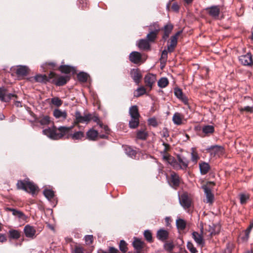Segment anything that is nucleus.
<instances>
[{"mask_svg": "<svg viewBox=\"0 0 253 253\" xmlns=\"http://www.w3.org/2000/svg\"><path fill=\"white\" fill-rule=\"evenodd\" d=\"M73 126H60L57 129L53 126L43 130V133L51 139L57 140L63 137L67 138H71L73 140H80L84 136V133L82 131L71 133V131Z\"/></svg>", "mask_w": 253, "mask_h": 253, "instance_id": "nucleus-1", "label": "nucleus"}, {"mask_svg": "<svg viewBox=\"0 0 253 253\" xmlns=\"http://www.w3.org/2000/svg\"><path fill=\"white\" fill-rule=\"evenodd\" d=\"M18 189L23 190L34 195L38 191V187L34 183L29 180H19L17 183Z\"/></svg>", "mask_w": 253, "mask_h": 253, "instance_id": "nucleus-2", "label": "nucleus"}, {"mask_svg": "<svg viewBox=\"0 0 253 253\" xmlns=\"http://www.w3.org/2000/svg\"><path fill=\"white\" fill-rule=\"evenodd\" d=\"M214 185V184L213 182H209L207 183V185L202 186V188L204 191L206 197L205 202H206L207 203H209L211 204L213 202L214 195L212 193L210 187L213 186Z\"/></svg>", "mask_w": 253, "mask_h": 253, "instance_id": "nucleus-3", "label": "nucleus"}, {"mask_svg": "<svg viewBox=\"0 0 253 253\" xmlns=\"http://www.w3.org/2000/svg\"><path fill=\"white\" fill-rule=\"evenodd\" d=\"M48 78L50 79H53L52 82L58 86L63 85L69 80V78L68 76H60L57 78L56 75L54 72L50 73Z\"/></svg>", "mask_w": 253, "mask_h": 253, "instance_id": "nucleus-4", "label": "nucleus"}, {"mask_svg": "<svg viewBox=\"0 0 253 253\" xmlns=\"http://www.w3.org/2000/svg\"><path fill=\"white\" fill-rule=\"evenodd\" d=\"M75 124L79 123H85L87 124L90 120H91V115L90 114H85L82 116L81 113L77 111L75 112Z\"/></svg>", "mask_w": 253, "mask_h": 253, "instance_id": "nucleus-5", "label": "nucleus"}, {"mask_svg": "<svg viewBox=\"0 0 253 253\" xmlns=\"http://www.w3.org/2000/svg\"><path fill=\"white\" fill-rule=\"evenodd\" d=\"M179 201L181 206L184 209H187L191 206V200L189 197L188 194L186 192H184L180 196H179Z\"/></svg>", "mask_w": 253, "mask_h": 253, "instance_id": "nucleus-6", "label": "nucleus"}, {"mask_svg": "<svg viewBox=\"0 0 253 253\" xmlns=\"http://www.w3.org/2000/svg\"><path fill=\"white\" fill-rule=\"evenodd\" d=\"M12 97H17L14 94L8 93L4 87H0V100L3 102H8Z\"/></svg>", "mask_w": 253, "mask_h": 253, "instance_id": "nucleus-7", "label": "nucleus"}, {"mask_svg": "<svg viewBox=\"0 0 253 253\" xmlns=\"http://www.w3.org/2000/svg\"><path fill=\"white\" fill-rule=\"evenodd\" d=\"M205 10L212 18L217 19L218 17L220 9L219 5H213L207 7Z\"/></svg>", "mask_w": 253, "mask_h": 253, "instance_id": "nucleus-8", "label": "nucleus"}, {"mask_svg": "<svg viewBox=\"0 0 253 253\" xmlns=\"http://www.w3.org/2000/svg\"><path fill=\"white\" fill-rule=\"evenodd\" d=\"M239 60L244 66H251L253 64L252 56L250 53L239 56Z\"/></svg>", "mask_w": 253, "mask_h": 253, "instance_id": "nucleus-9", "label": "nucleus"}, {"mask_svg": "<svg viewBox=\"0 0 253 253\" xmlns=\"http://www.w3.org/2000/svg\"><path fill=\"white\" fill-rule=\"evenodd\" d=\"M207 151L213 156H219L223 153V147L218 145L211 146L207 149Z\"/></svg>", "mask_w": 253, "mask_h": 253, "instance_id": "nucleus-10", "label": "nucleus"}, {"mask_svg": "<svg viewBox=\"0 0 253 253\" xmlns=\"http://www.w3.org/2000/svg\"><path fill=\"white\" fill-rule=\"evenodd\" d=\"M181 31H178L175 35L172 36L170 39V43L168 46V50L169 52H172L177 42V37L181 33Z\"/></svg>", "mask_w": 253, "mask_h": 253, "instance_id": "nucleus-11", "label": "nucleus"}, {"mask_svg": "<svg viewBox=\"0 0 253 253\" xmlns=\"http://www.w3.org/2000/svg\"><path fill=\"white\" fill-rule=\"evenodd\" d=\"M156 81V77L153 74H148L146 75L144 78V82L146 85L150 87L151 89L153 84Z\"/></svg>", "mask_w": 253, "mask_h": 253, "instance_id": "nucleus-12", "label": "nucleus"}, {"mask_svg": "<svg viewBox=\"0 0 253 253\" xmlns=\"http://www.w3.org/2000/svg\"><path fill=\"white\" fill-rule=\"evenodd\" d=\"M130 75L134 82L138 84L142 78V75L138 69H133L130 71Z\"/></svg>", "mask_w": 253, "mask_h": 253, "instance_id": "nucleus-13", "label": "nucleus"}, {"mask_svg": "<svg viewBox=\"0 0 253 253\" xmlns=\"http://www.w3.org/2000/svg\"><path fill=\"white\" fill-rule=\"evenodd\" d=\"M180 178L179 175L175 173L172 172L170 175V179L169 183L173 187H177L180 183Z\"/></svg>", "mask_w": 253, "mask_h": 253, "instance_id": "nucleus-14", "label": "nucleus"}, {"mask_svg": "<svg viewBox=\"0 0 253 253\" xmlns=\"http://www.w3.org/2000/svg\"><path fill=\"white\" fill-rule=\"evenodd\" d=\"M178 160L180 165H178L176 162L174 163L173 167L175 169H185L187 167L188 165V161L187 160L180 156H178Z\"/></svg>", "mask_w": 253, "mask_h": 253, "instance_id": "nucleus-15", "label": "nucleus"}, {"mask_svg": "<svg viewBox=\"0 0 253 253\" xmlns=\"http://www.w3.org/2000/svg\"><path fill=\"white\" fill-rule=\"evenodd\" d=\"M25 234L27 237L33 238L36 234V230L33 227L29 225H27L24 229Z\"/></svg>", "mask_w": 253, "mask_h": 253, "instance_id": "nucleus-16", "label": "nucleus"}, {"mask_svg": "<svg viewBox=\"0 0 253 253\" xmlns=\"http://www.w3.org/2000/svg\"><path fill=\"white\" fill-rule=\"evenodd\" d=\"M130 61L135 64L138 63L141 60V54L137 51H133L129 54Z\"/></svg>", "mask_w": 253, "mask_h": 253, "instance_id": "nucleus-17", "label": "nucleus"}, {"mask_svg": "<svg viewBox=\"0 0 253 253\" xmlns=\"http://www.w3.org/2000/svg\"><path fill=\"white\" fill-rule=\"evenodd\" d=\"M154 26H156L157 28L154 31H151L147 35V38L149 42H153L156 39L157 35L160 31V27L157 23H155Z\"/></svg>", "mask_w": 253, "mask_h": 253, "instance_id": "nucleus-18", "label": "nucleus"}, {"mask_svg": "<svg viewBox=\"0 0 253 253\" xmlns=\"http://www.w3.org/2000/svg\"><path fill=\"white\" fill-rule=\"evenodd\" d=\"M169 236V233L167 230L161 229L157 231V237L161 241H165L167 239Z\"/></svg>", "mask_w": 253, "mask_h": 253, "instance_id": "nucleus-19", "label": "nucleus"}, {"mask_svg": "<svg viewBox=\"0 0 253 253\" xmlns=\"http://www.w3.org/2000/svg\"><path fill=\"white\" fill-rule=\"evenodd\" d=\"M53 114L56 119H65L67 116V112L65 111H62L58 109H55Z\"/></svg>", "mask_w": 253, "mask_h": 253, "instance_id": "nucleus-20", "label": "nucleus"}, {"mask_svg": "<svg viewBox=\"0 0 253 253\" xmlns=\"http://www.w3.org/2000/svg\"><path fill=\"white\" fill-rule=\"evenodd\" d=\"M174 94L179 99L181 100L185 104L187 103L188 99L187 97L183 95L182 90L178 88H176L174 89Z\"/></svg>", "mask_w": 253, "mask_h": 253, "instance_id": "nucleus-21", "label": "nucleus"}, {"mask_svg": "<svg viewBox=\"0 0 253 253\" xmlns=\"http://www.w3.org/2000/svg\"><path fill=\"white\" fill-rule=\"evenodd\" d=\"M219 228L218 225L212 224V225H209L206 229L210 232L211 235H213L219 232Z\"/></svg>", "mask_w": 253, "mask_h": 253, "instance_id": "nucleus-22", "label": "nucleus"}, {"mask_svg": "<svg viewBox=\"0 0 253 253\" xmlns=\"http://www.w3.org/2000/svg\"><path fill=\"white\" fill-rule=\"evenodd\" d=\"M28 72V68L26 66H18L16 73L19 76H25Z\"/></svg>", "mask_w": 253, "mask_h": 253, "instance_id": "nucleus-23", "label": "nucleus"}, {"mask_svg": "<svg viewBox=\"0 0 253 253\" xmlns=\"http://www.w3.org/2000/svg\"><path fill=\"white\" fill-rule=\"evenodd\" d=\"M137 45L140 49L146 50L150 48V44L145 39H141L139 40Z\"/></svg>", "mask_w": 253, "mask_h": 253, "instance_id": "nucleus-24", "label": "nucleus"}, {"mask_svg": "<svg viewBox=\"0 0 253 253\" xmlns=\"http://www.w3.org/2000/svg\"><path fill=\"white\" fill-rule=\"evenodd\" d=\"M200 172L202 174H206L209 171L210 167L208 163L202 162L199 164Z\"/></svg>", "mask_w": 253, "mask_h": 253, "instance_id": "nucleus-25", "label": "nucleus"}, {"mask_svg": "<svg viewBox=\"0 0 253 253\" xmlns=\"http://www.w3.org/2000/svg\"><path fill=\"white\" fill-rule=\"evenodd\" d=\"M192 237L197 244L202 245L204 244L203 239L201 235L197 232L192 233Z\"/></svg>", "mask_w": 253, "mask_h": 253, "instance_id": "nucleus-26", "label": "nucleus"}, {"mask_svg": "<svg viewBox=\"0 0 253 253\" xmlns=\"http://www.w3.org/2000/svg\"><path fill=\"white\" fill-rule=\"evenodd\" d=\"M129 113L131 118H139L138 108L136 105L132 106L129 108Z\"/></svg>", "mask_w": 253, "mask_h": 253, "instance_id": "nucleus-27", "label": "nucleus"}, {"mask_svg": "<svg viewBox=\"0 0 253 253\" xmlns=\"http://www.w3.org/2000/svg\"><path fill=\"white\" fill-rule=\"evenodd\" d=\"M172 29L173 26L170 24H168L164 27V35L163 36L164 39L166 40L169 37Z\"/></svg>", "mask_w": 253, "mask_h": 253, "instance_id": "nucleus-28", "label": "nucleus"}, {"mask_svg": "<svg viewBox=\"0 0 253 253\" xmlns=\"http://www.w3.org/2000/svg\"><path fill=\"white\" fill-rule=\"evenodd\" d=\"M183 116L179 113H175L172 117V121L174 124L179 125L182 124Z\"/></svg>", "mask_w": 253, "mask_h": 253, "instance_id": "nucleus-29", "label": "nucleus"}, {"mask_svg": "<svg viewBox=\"0 0 253 253\" xmlns=\"http://www.w3.org/2000/svg\"><path fill=\"white\" fill-rule=\"evenodd\" d=\"M86 136L88 139L95 140L98 136V132L96 130L91 129L86 132Z\"/></svg>", "mask_w": 253, "mask_h": 253, "instance_id": "nucleus-30", "label": "nucleus"}, {"mask_svg": "<svg viewBox=\"0 0 253 253\" xmlns=\"http://www.w3.org/2000/svg\"><path fill=\"white\" fill-rule=\"evenodd\" d=\"M133 246L136 250L140 251L143 248V242L139 239L135 238L133 242Z\"/></svg>", "mask_w": 253, "mask_h": 253, "instance_id": "nucleus-31", "label": "nucleus"}, {"mask_svg": "<svg viewBox=\"0 0 253 253\" xmlns=\"http://www.w3.org/2000/svg\"><path fill=\"white\" fill-rule=\"evenodd\" d=\"M148 135L147 132L144 129H140L137 131L136 137L138 139L145 140Z\"/></svg>", "mask_w": 253, "mask_h": 253, "instance_id": "nucleus-32", "label": "nucleus"}, {"mask_svg": "<svg viewBox=\"0 0 253 253\" xmlns=\"http://www.w3.org/2000/svg\"><path fill=\"white\" fill-rule=\"evenodd\" d=\"M60 70L61 72L66 74L70 73L71 72L74 71V68L68 65H61Z\"/></svg>", "mask_w": 253, "mask_h": 253, "instance_id": "nucleus-33", "label": "nucleus"}, {"mask_svg": "<svg viewBox=\"0 0 253 253\" xmlns=\"http://www.w3.org/2000/svg\"><path fill=\"white\" fill-rule=\"evenodd\" d=\"M177 228L179 230H184L186 227V222L184 220L178 218L176 221Z\"/></svg>", "mask_w": 253, "mask_h": 253, "instance_id": "nucleus-34", "label": "nucleus"}, {"mask_svg": "<svg viewBox=\"0 0 253 253\" xmlns=\"http://www.w3.org/2000/svg\"><path fill=\"white\" fill-rule=\"evenodd\" d=\"M169 84V81L167 78H161L158 82V85L161 88L166 87Z\"/></svg>", "mask_w": 253, "mask_h": 253, "instance_id": "nucleus-35", "label": "nucleus"}, {"mask_svg": "<svg viewBox=\"0 0 253 253\" xmlns=\"http://www.w3.org/2000/svg\"><path fill=\"white\" fill-rule=\"evenodd\" d=\"M139 125V118H131L129 122V127L131 128H136Z\"/></svg>", "mask_w": 253, "mask_h": 253, "instance_id": "nucleus-36", "label": "nucleus"}, {"mask_svg": "<svg viewBox=\"0 0 253 253\" xmlns=\"http://www.w3.org/2000/svg\"><path fill=\"white\" fill-rule=\"evenodd\" d=\"M146 93V89L143 86H140L136 89L134 93L135 97H139Z\"/></svg>", "mask_w": 253, "mask_h": 253, "instance_id": "nucleus-37", "label": "nucleus"}, {"mask_svg": "<svg viewBox=\"0 0 253 253\" xmlns=\"http://www.w3.org/2000/svg\"><path fill=\"white\" fill-rule=\"evenodd\" d=\"M9 237L11 239H17L20 238V234L18 230H10L9 231Z\"/></svg>", "mask_w": 253, "mask_h": 253, "instance_id": "nucleus-38", "label": "nucleus"}, {"mask_svg": "<svg viewBox=\"0 0 253 253\" xmlns=\"http://www.w3.org/2000/svg\"><path fill=\"white\" fill-rule=\"evenodd\" d=\"M202 131L206 135L212 133L214 131V127L210 125L205 126L203 127Z\"/></svg>", "mask_w": 253, "mask_h": 253, "instance_id": "nucleus-39", "label": "nucleus"}, {"mask_svg": "<svg viewBox=\"0 0 253 253\" xmlns=\"http://www.w3.org/2000/svg\"><path fill=\"white\" fill-rule=\"evenodd\" d=\"M78 80L82 82H85L88 77L87 73L84 72H80L78 74Z\"/></svg>", "mask_w": 253, "mask_h": 253, "instance_id": "nucleus-40", "label": "nucleus"}, {"mask_svg": "<svg viewBox=\"0 0 253 253\" xmlns=\"http://www.w3.org/2000/svg\"><path fill=\"white\" fill-rule=\"evenodd\" d=\"M91 120H92L94 122H96L101 127H104V130L105 131H107L109 130L108 126H104L103 124L100 121L99 118L97 116H91Z\"/></svg>", "mask_w": 253, "mask_h": 253, "instance_id": "nucleus-41", "label": "nucleus"}, {"mask_svg": "<svg viewBox=\"0 0 253 253\" xmlns=\"http://www.w3.org/2000/svg\"><path fill=\"white\" fill-rule=\"evenodd\" d=\"M44 196L48 200H51L54 196V192L52 190L45 189L43 192Z\"/></svg>", "mask_w": 253, "mask_h": 253, "instance_id": "nucleus-42", "label": "nucleus"}, {"mask_svg": "<svg viewBox=\"0 0 253 253\" xmlns=\"http://www.w3.org/2000/svg\"><path fill=\"white\" fill-rule=\"evenodd\" d=\"M35 79L38 82H45L47 81V77L45 75H38L35 77Z\"/></svg>", "mask_w": 253, "mask_h": 253, "instance_id": "nucleus-43", "label": "nucleus"}, {"mask_svg": "<svg viewBox=\"0 0 253 253\" xmlns=\"http://www.w3.org/2000/svg\"><path fill=\"white\" fill-rule=\"evenodd\" d=\"M6 209L8 211H11L12 212V214L14 215L17 216L19 218H22L23 216L24 215L23 213L21 212L20 211L10 208H7Z\"/></svg>", "mask_w": 253, "mask_h": 253, "instance_id": "nucleus-44", "label": "nucleus"}, {"mask_svg": "<svg viewBox=\"0 0 253 253\" xmlns=\"http://www.w3.org/2000/svg\"><path fill=\"white\" fill-rule=\"evenodd\" d=\"M51 102L52 104L57 107L60 106L62 104V101L58 97H53L51 98Z\"/></svg>", "mask_w": 253, "mask_h": 253, "instance_id": "nucleus-45", "label": "nucleus"}, {"mask_svg": "<svg viewBox=\"0 0 253 253\" xmlns=\"http://www.w3.org/2000/svg\"><path fill=\"white\" fill-rule=\"evenodd\" d=\"M72 253H84V250L82 247L80 245H75L74 248L72 249Z\"/></svg>", "mask_w": 253, "mask_h": 253, "instance_id": "nucleus-46", "label": "nucleus"}, {"mask_svg": "<svg viewBox=\"0 0 253 253\" xmlns=\"http://www.w3.org/2000/svg\"><path fill=\"white\" fill-rule=\"evenodd\" d=\"M39 122L42 125H48L50 122V118L48 116H44L40 120Z\"/></svg>", "mask_w": 253, "mask_h": 253, "instance_id": "nucleus-47", "label": "nucleus"}, {"mask_svg": "<svg viewBox=\"0 0 253 253\" xmlns=\"http://www.w3.org/2000/svg\"><path fill=\"white\" fill-rule=\"evenodd\" d=\"M126 153L127 155L129 156L130 157L132 158L133 156L135 155V151L133 150H132L130 147H126L125 149Z\"/></svg>", "mask_w": 253, "mask_h": 253, "instance_id": "nucleus-48", "label": "nucleus"}, {"mask_svg": "<svg viewBox=\"0 0 253 253\" xmlns=\"http://www.w3.org/2000/svg\"><path fill=\"white\" fill-rule=\"evenodd\" d=\"M120 250L123 253L127 251L126 244L124 240H121L119 245Z\"/></svg>", "mask_w": 253, "mask_h": 253, "instance_id": "nucleus-49", "label": "nucleus"}, {"mask_svg": "<svg viewBox=\"0 0 253 253\" xmlns=\"http://www.w3.org/2000/svg\"><path fill=\"white\" fill-rule=\"evenodd\" d=\"M144 236L148 241L151 242L152 241V234L149 230L145 231Z\"/></svg>", "mask_w": 253, "mask_h": 253, "instance_id": "nucleus-50", "label": "nucleus"}, {"mask_svg": "<svg viewBox=\"0 0 253 253\" xmlns=\"http://www.w3.org/2000/svg\"><path fill=\"white\" fill-rule=\"evenodd\" d=\"M187 248L190 251L191 253H196L197 251L196 249L194 247L191 243L188 242L187 243Z\"/></svg>", "mask_w": 253, "mask_h": 253, "instance_id": "nucleus-51", "label": "nucleus"}, {"mask_svg": "<svg viewBox=\"0 0 253 253\" xmlns=\"http://www.w3.org/2000/svg\"><path fill=\"white\" fill-rule=\"evenodd\" d=\"M168 50L166 49L164 50L162 53L161 61V62H165L168 57Z\"/></svg>", "mask_w": 253, "mask_h": 253, "instance_id": "nucleus-52", "label": "nucleus"}, {"mask_svg": "<svg viewBox=\"0 0 253 253\" xmlns=\"http://www.w3.org/2000/svg\"><path fill=\"white\" fill-rule=\"evenodd\" d=\"M249 196L248 195L241 194L240 195V202L242 204H245L246 201L249 199Z\"/></svg>", "mask_w": 253, "mask_h": 253, "instance_id": "nucleus-53", "label": "nucleus"}, {"mask_svg": "<svg viewBox=\"0 0 253 253\" xmlns=\"http://www.w3.org/2000/svg\"><path fill=\"white\" fill-rule=\"evenodd\" d=\"M85 242L86 244L89 245L92 243L93 241L92 235H86L84 237Z\"/></svg>", "mask_w": 253, "mask_h": 253, "instance_id": "nucleus-54", "label": "nucleus"}, {"mask_svg": "<svg viewBox=\"0 0 253 253\" xmlns=\"http://www.w3.org/2000/svg\"><path fill=\"white\" fill-rule=\"evenodd\" d=\"M251 230L248 229H247L245 231V236L242 237V239L244 241H247L249 238V234L251 232Z\"/></svg>", "mask_w": 253, "mask_h": 253, "instance_id": "nucleus-55", "label": "nucleus"}, {"mask_svg": "<svg viewBox=\"0 0 253 253\" xmlns=\"http://www.w3.org/2000/svg\"><path fill=\"white\" fill-rule=\"evenodd\" d=\"M241 111H246L248 112L253 113V106L252 107L250 106H246L244 108H242L240 109Z\"/></svg>", "mask_w": 253, "mask_h": 253, "instance_id": "nucleus-56", "label": "nucleus"}, {"mask_svg": "<svg viewBox=\"0 0 253 253\" xmlns=\"http://www.w3.org/2000/svg\"><path fill=\"white\" fill-rule=\"evenodd\" d=\"M163 158L164 160L167 161L168 163L172 162V158L168 155L167 153H163Z\"/></svg>", "mask_w": 253, "mask_h": 253, "instance_id": "nucleus-57", "label": "nucleus"}, {"mask_svg": "<svg viewBox=\"0 0 253 253\" xmlns=\"http://www.w3.org/2000/svg\"><path fill=\"white\" fill-rule=\"evenodd\" d=\"M191 156H192V157H191L192 161L195 163H196L199 158L197 154L196 153H194V152H193L191 153Z\"/></svg>", "mask_w": 253, "mask_h": 253, "instance_id": "nucleus-58", "label": "nucleus"}, {"mask_svg": "<svg viewBox=\"0 0 253 253\" xmlns=\"http://www.w3.org/2000/svg\"><path fill=\"white\" fill-rule=\"evenodd\" d=\"M163 145L164 146V149L163 151L162 152V153H165L169 149L170 146L169 144L163 142Z\"/></svg>", "mask_w": 253, "mask_h": 253, "instance_id": "nucleus-59", "label": "nucleus"}, {"mask_svg": "<svg viewBox=\"0 0 253 253\" xmlns=\"http://www.w3.org/2000/svg\"><path fill=\"white\" fill-rule=\"evenodd\" d=\"M149 124L154 126H157V121L156 120H155V119H150L149 120Z\"/></svg>", "mask_w": 253, "mask_h": 253, "instance_id": "nucleus-60", "label": "nucleus"}, {"mask_svg": "<svg viewBox=\"0 0 253 253\" xmlns=\"http://www.w3.org/2000/svg\"><path fill=\"white\" fill-rule=\"evenodd\" d=\"M171 8L173 9V10L177 11L179 9V6L177 3H174L172 5Z\"/></svg>", "mask_w": 253, "mask_h": 253, "instance_id": "nucleus-61", "label": "nucleus"}, {"mask_svg": "<svg viewBox=\"0 0 253 253\" xmlns=\"http://www.w3.org/2000/svg\"><path fill=\"white\" fill-rule=\"evenodd\" d=\"M118 250L113 247L110 248L109 253H118Z\"/></svg>", "mask_w": 253, "mask_h": 253, "instance_id": "nucleus-62", "label": "nucleus"}, {"mask_svg": "<svg viewBox=\"0 0 253 253\" xmlns=\"http://www.w3.org/2000/svg\"><path fill=\"white\" fill-rule=\"evenodd\" d=\"M6 240V237L4 235L0 234V242H4Z\"/></svg>", "mask_w": 253, "mask_h": 253, "instance_id": "nucleus-63", "label": "nucleus"}, {"mask_svg": "<svg viewBox=\"0 0 253 253\" xmlns=\"http://www.w3.org/2000/svg\"><path fill=\"white\" fill-rule=\"evenodd\" d=\"M169 136L168 131L167 129L163 131V136L164 137H167Z\"/></svg>", "mask_w": 253, "mask_h": 253, "instance_id": "nucleus-64", "label": "nucleus"}]
</instances>
